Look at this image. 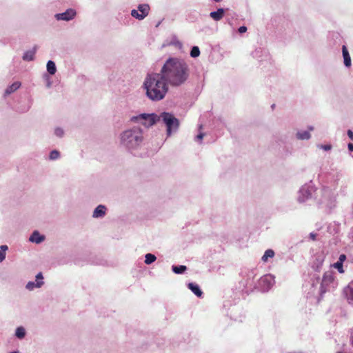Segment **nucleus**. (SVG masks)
Wrapping results in <instances>:
<instances>
[{
	"mask_svg": "<svg viewBox=\"0 0 353 353\" xmlns=\"http://www.w3.org/2000/svg\"><path fill=\"white\" fill-rule=\"evenodd\" d=\"M141 88L145 97L152 101L163 100L169 90L168 83L161 72L147 74Z\"/></svg>",
	"mask_w": 353,
	"mask_h": 353,
	"instance_id": "nucleus-1",
	"label": "nucleus"
},
{
	"mask_svg": "<svg viewBox=\"0 0 353 353\" xmlns=\"http://www.w3.org/2000/svg\"><path fill=\"white\" fill-rule=\"evenodd\" d=\"M161 73L168 84L179 86L183 84L189 77L187 63L179 58H170L163 65Z\"/></svg>",
	"mask_w": 353,
	"mask_h": 353,
	"instance_id": "nucleus-2",
	"label": "nucleus"
},
{
	"mask_svg": "<svg viewBox=\"0 0 353 353\" xmlns=\"http://www.w3.org/2000/svg\"><path fill=\"white\" fill-rule=\"evenodd\" d=\"M144 143L143 130L139 127H132L123 130L119 135L120 146L131 154L139 151Z\"/></svg>",
	"mask_w": 353,
	"mask_h": 353,
	"instance_id": "nucleus-3",
	"label": "nucleus"
},
{
	"mask_svg": "<svg viewBox=\"0 0 353 353\" xmlns=\"http://www.w3.org/2000/svg\"><path fill=\"white\" fill-rule=\"evenodd\" d=\"M160 119L157 114H140L131 118V121L139 123L145 128H150L157 123Z\"/></svg>",
	"mask_w": 353,
	"mask_h": 353,
	"instance_id": "nucleus-4",
	"label": "nucleus"
},
{
	"mask_svg": "<svg viewBox=\"0 0 353 353\" xmlns=\"http://www.w3.org/2000/svg\"><path fill=\"white\" fill-rule=\"evenodd\" d=\"M160 118L162 119L163 121L167 127L168 136H170L172 132H174L177 130L179 125V121L172 114L168 112H163L161 114Z\"/></svg>",
	"mask_w": 353,
	"mask_h": 353,
	"instance_id": "nucleus-5",
	"label": "nucleus"
},
{
	"mask_svg": "<svg viewBox=\"0 0 353 353\" xmlns=\"http://www.w3.org/2000/svg\"><path fill=\"white\" fill-rule=\"evenodd\" d=\"M149 11L150 6L148 4H140L137 10L134 9L131 11V15L137 19L143 20L148 15Z\"/></svg>",
	"mask_w": 353,
	"mask_h": 353,
	"instance_id": "nucleus-6",
	"label": "nucleus"
},
{
	"mask_svg": "<svg viewBox=\"0 0 353 353\" xmlns=\"http://www.w3.org/2000/svg\"><path fill=\"white\" fill-rule=\"evenodd\" d=\"M275 283L274 276L272 274H267L259 280V285L263 290H270Z\"/></svg>",
	"mask_w": 353,
	"mask_h": 353,
	"instance_id": "nucleus-7",
	"label": "nucleus"
},
{
	"mask_svg": "<svg viewBox=\"0 0 353 353\" xmlns=\"http://www.w3.org/2000/svg\"><path fill=\"white\" fill-rule=\"evenodd\" d=\"M312 188L307 185H303L299 192L297 196V199L299 202L303 203L307 201L311 196Z\"/></svg>",
	"mask_w": 353,
	"mask_h": 353,
	"instance_id": "nucleus-8",
	"label": "nucleus"
},
{
	"mask_svg": "<svg viewBox=\"0 0 353 353\" xmlns=\"http://www.w3.org/2000/svg\"><path fill=\"white\" fill-rule=\"evenodd\" d=\"M43 276L41 272L38 273L36 275L35 281H29L26 285V288L29 291H32L35 288H40L44 284Z\"/></svg>",
	"mask_w": 353,
	"mask_h": 353,
	"instance_id": "nucleus-9",
	"label": "nucleus"
},
{
	"mask_svg": "<svg viewBox=\"0 0 353 353\" xmlns=\"http://www.w3.org/2000/svg\"><path fill=\"white\" fill-rule=\"evenodd\" d=\"M335 283V276L334 273L328 271L324 273L322 279L321 287L327 290L330 285H334Z\"/></svg>",
	"mask_w": 353,
	"mask_h": 353,
	"instance_id": "nucleus-10",
	"label": "nucleus"
},
{
	"mask_svg": "<svg viewBox=\"0 0 353 353\" xmlns=\"http://www.w3.org/2000/svg\"><path fill=\"white\" fill-rule=\"evenodd\" d=\"M77 12L74 9L70 8L68 9L65 12L62 13H58L54 15V17L58 21H68L74 18Z\"/></svg>",
	"mask_w": 353,
	"mask_h": 353,
	"instance_id": "nucleus-11",
	"label": "nucleus"
},
{
	"mask_svg": "<svg viewBox=\"0 0 353 353\" xmlns=\"http://www.w3.org/2000/svg\"><path fill=\"white\" fill-rule=\"evenodd\" d=\"M46 237L44 235L41 234L37 230L34 231L29 237V241L36 244H39L44 241Z\"/></svg>",
	"mask_w": 353,
	"mask_h": 353,
	"instance_id": "nucleus-12",
	"label": "nucleus"
},
{
	"mask_svg": "<svg viewBox=\"0 0 353 353\" xmlns=\"http://www.w3.org/2000/svg\"><path fill=\"white\" fill-rule=\"evenodd\" d=\"M107 208L103 205H98L93 211L92 217L94 219L102 218L106 214Z\"/></svg>",
	"mask_w": 353,
	"mask_h": 353,
	"instance_id": "nucleus-13",
	"label": "nucleus"
},
{
	"mask_svg": "<svg viewBox=\"0 0 353 353\" xmlns=\"http://www.w3.org/2000/svg\"><path fill=\"white\" fill-rule=\"evenodd\" d=\"M21 85V83L20 81H15L13 83H12L10 85L8 86L4 92V97H7L12 93L17 91Z\"/></svg>",
	"mask_w": 353,
	"mask_h": 353,
	"instance_id": "nucleus-14",
	"label": "nucleus"
},
{
	"mask_svg": "<svg viewBox=\"0 0 353 353\" xmlns=\"http://www.w3.org/2000/svg\"><path fill=\"white\" fill-rule=\"evenodd\" d=\"M344 293L350 303H353V282H350L344 289Z\"/></svg>",
	"mask_w": 353,
	"mask_h": 353,
	"instance_id": "nucleus-15",
	"label": "nucleus"
},
{
	"mask_svg": "<svg viewBox=\"0 0 353 353\" xmlns=\"http://www.w3.org/2000/svg\"><path fill=\"white\" fill-rule=\"evenodd\" d=\"M225 14L224 9L223 8H219L216 11L211 12L210 14V16L212 19H213L214 21H219L221 20Z\"/></svg>",
	"mask_w": 353,
	"mask_h": 353,
	"instance_id": "nucleus-16",
	"label": "nucleus"
},
{
	"mask_svg": "<svg viewBox=\"0 0 353 353\" xmlns=\"http://www.w3.org/2000/svg\"><path fill=\"white\" fill-rule=\"evenodd\" d=\"M342 52L345 65L346 67H350L351 65V58L345 46H343Z\"/></svg>",
	"mask_w": 353,
	"mask_h": 353,
	"instance_id": "nucleus-17",
	"label": "nucleus"
},
{
	"mask_svg": "<svg viewBox=\"0 0 353 353\" xmlns=\"http://www.w3.org/2000/svg\"><path fill=\"white\" fill-rule=\"evenodd\" d=\"M296 137L299 140H309L311 134L307 130H300L296 132Z\"/></svg>",
	"mask_w": 353,
	"mask_h": 353,
	"instance_id": "nucleus-18",
	"label": "nucleus"
},
{
	"mask_svg": "<svg viewBox=\"0 0 353 353\" xmlns=\"http://www.w3.org/2000/svg\"><path fill=\"white\" fill-rule=\"evenodd\" d=\"M189 289L197 296L201 297L203 292L197 284L193 283H188Z\"/></svg>",
	"mask_w": 353,
	"mask_h": 353,
	"instance_id": "nucleus-19",
	"label": "nucleus"
},
{
	"mask_svg": "<svg viewBox=\"0 0 353 353\" xmlns=\"http://www.w3.org/2000/svg\"><path fill=\"white\" fill-rule=\"evenodd\" d=\"M46 69L50 75H54L57 72V66L53 61H48L46 64Z\"/></svg>",
	"mask_w": 353,
	"mask_h": 353,
	"instance_id": "nucleus-20",
	"label": "nucleus"
},
{
	"mask_svg": "<svg viewBox=\"0 0 353 353\" xmlns=\"http://www.w3.org/2000/svg\"><path fill=\"white\" fill-rule=\"evenodd\" d=\"M15 336L19 339H22L26 336V329L22 327L19 326L17 327L15 330Z\"/></svg>",
	"mask_w": 353,
	"mask_h": 353,
	"instance_id": "nucleus-21",
	"label": "nucleus"
},
{
	"mask_svg": "<svg viewBox=\"0 0 353 353\" xmlns=\"http://www.w3.org/2000/svg\"><path fill=\"white\" fill-rule=\"evenodd\" d=\"M8 250L7 245H1L0 246V263L3 262L6 256V252Z\"/></svg>",
	"mask_w": 353,
	"mask_h": 353,
	"instance_id": "nucleus-22",
	"label": "nucleus"
},
{
	"mask_svg": "<svg viewBox=\"0 0 353 353\" xmlns=\"http://www.w3.org/2000/svg\"><path fill=\"white\" fill-rule=\"evenodd\" d=\"M274 256V252L271 249H268L265 252L263 256L261 258V260L263 262H267L270 258H273Z\"/></svg>",
	"mask_w": 353,
	"mask_h": 353,
	"instance_id": "nucleus-23",
	"label": "nucleus"
},
{
	"mask_svg": "<svg viewBox=\"0 0 353 353\" xmlns=\"http://www.w3.org/2000/svg\"><path fill=\"white\" fill-rule=\"evenodd\" d=\"M35 52L33 50H29L24 53L23 59L25 61H30L34 59Z\"/></svg>",
	"mask_w": 353,
	"mask_h": 353,
	"instance_id": "nucleus-24",
	"label": "nucleus"
},
{
	"mask_svg": "<svg viewBox=\"0 0 353 353\" xmlns=\"http://www.w3.org/2000/svg\"><path fill=\"white\" fill-rule=\"evenodd\" d=\"M157 259V257L150 253L146 254L145 256V263L147 265H150L154 262Z\"/></svg>",
	"mask_w": 353,
	"mask_h": 353,
	"instance_id": "nucleus-25",
	"label": "nucleus"
},
{
	"mask_svg": "<svg viewBox=\"0 0 353 353\" xmlns=\"http://www.w3.org/2000/svg\"><path fill=\"white\" fill-rule=\"evenodd\" d=\"M172 269V271L175 274H182L186 270L187 268L185 265H179V266L173 265Z\"/></svg>",
	"mask_w": 353,
	"mask_h": 353,
	"instance_id": "nucleus-26",
	"label": "nucleus"
},
{
	"mask_svg": "<svg viewBox=\"0 0 353 353\" xmlns=\"http://www.w3.org/2000/svg\"><path fill=\"white\" fill-rule=\"evenodd\" d=\"M343 263H342L341 261H337V262L334 263V264H332V266L333 268H334L335 269H336L339 273L343 274L345 272L343 267Z\"/></svg>",
	"mask_w": 353,
	"mask_h": 353,
	"instance_id": "nucleus-27",
	"label": "nucleus"
},
{
	"mask_svg": "<svg viewBox=\"0 0 353 353\" xmlns=\"http://www.w3.org/2000/svg\"><path fill=\"white\" fill-rule=\"evenodd\" d=\"M54 134L56 137H57L59 138H61L64 136L65 131L62 128L57 127L54 128Z\"/></svg>",
	"mask_w": 353,
	"mask_h": 353,
	"instance_id": "nucleus-28",
	"label": "nucleus"
},
{
	"mask_svg": "<svg viewBox=\"0 0 353 353\" xmlns=\"http://www.w3.org/2000/svg\"><path fill=\"white\" fill-rule=\"evenodd\" d=\"M200 55V50L197 46H194L190 52V56L193 58L198 57Z\"/></svg>",
	"mask_w": 353,
	"mask_h": 353,
	"instance_id": "nucleus-29",
	"label": "nucleus"
},
{
	"mask_svg": "<svg viewBox=\"0 0 353 353\" xmlns=\"http://www.w3.org/2000/svg\"><path fill=\"white\" fill-rule=\"evenodd\" d=\"M60 157V153L59 151L54 150H52V152H50V155H49V158L50 160H57Z\"/></svg>",
	"mask_w": 353,
	"mask_h": 353,
	"instance_id": "nucleus-30",
	"label": "nucleus"
},
{
	"mask_svg": "<svg viewBox=\"0 0 353 353\" xmlns=\"http://www.w3.org/2000/svg\"><path fill=\"white\" fill-rule=\"evenodd\" d=\"M319 147L325 151H329L332 149V145L330 144L321 145Z\"/></svg>",
	"mask_w": 353,
	"mask_h": 353,
	"instance_id": "nucleus-31",
	"label": "nucleus"
},
{
	"mask_svg": "<svg viewBox=\"0 0 353 353\" xmlns=\"http://www.w3.org/2000/svg\"><path fill=\"white\" fill-rule=\"evenodd\" d=\"M205 134L203 132H200L196 137V141H201L203 138L204 137Z\"/></svg>",
	"mask_w": 353,
	"mask_h": 353,
	"instance_id": "nucleus-32",
	"label": "nucleus"
},
{
	"mask_svg": "<svg viewBox=\"0 0 353 353\" xmlns=\"http://www.w3.org/2000/svg\"><path fill=\"white\" fill-rule=\"evenodd\" d=\"M345 259H346V256L345 254H341L339 256L338 261H341V262L343 263L345 261Z\"/></svg>",
	"mask_w": 353,
	"mask_h": 353,
	"instance_id": "nucleus-33",
	"label": "nucleus"
},
{
	"mask_svg": "<svg viewBox=\"0 0 353 353\" xmlns=\"http://www.w3.org/2000/svg\"><path fill=\"white\" fill-rule=\"evenodd\" d=\"M247 31V28L245 26H241L239 28V32L240 33H244Z\"/></svg>",
	"mask_w": 353,
	"mask_h": 353,
	"instance_id": "nucleus-34",
	"label": "nucleus"
},
{
	"mask_svg": "<svg viewBox=\"0 0 353 353\" xmlns=\"http://www.w3.org/2000/svg\"><path fill=\"white\" fill-rule=\"evenodd\" d=\"M347 136L351 140H353V132L351 130H347Z\"/></svg>",
	"mask_w": 353,
	"mask_h": 353,
	"instance_id": "nucleus-35",
	"label": "nucleus"
},
{
	"mask_svg": "<svg viewBox=\"0 0 353 353\" xmlns=\"http://www.w3.org/2000/svg\"><path fill=\"white\" fill-rule=\"evenodd\" d=\"M46 81H47L46 86L48 88H50L52 85V82L48 77L47 78Z\"/></svg>",
	"mask_w": 353,
	"mask_h": 353,
	"instance_id": "nucleus-36",
	"label": "nucleus"
},
{
	"mask_svg": "<svg viewBox=\"0 0 353 353\" xmlns=\"http://www.w3.org/2000/svg\"><path fill=\"white\" fill-rule=\"evenodd\" d=\"M347 147H348V149L350 151H353V144L352 143H349Z\"/></svg>",
	"mask_w": 353,
	"mask_h": 353,
	"instance_id": "nucleus-37",
	"label": "nucleus"
},
{
	"mask_svg": "<svg viewBox=\"0 0 353 353\" xmlns=\"http://www.w3.org/2000/svg\"><path fill=\"white\" fill-rule=\"evenodd\" d=\"M307 129H308V130H307V131H309L310 132L311 131H313V130H314V127H313V126H312V125L308 126Z\"/></svg>",
	"mask_w": 353,
	"mask_h": 353,
	"instance_id": "nucleus-38",
	"label": "nucleus"
},
{
	"mask_svg": "<svg viewBox=\"0 0 353 353\" xmlns=\"http://www.w3.org/2000/svg\"><path fill=\"white\" fill-rule=\"evenodd\" d=\"M311 236H312V238L313 239H314V238H315V236H314V234H311Z\"/></svg>",
	"mask_w": 353,
	"mask_h": 353,
	"instance_id": "nucleus-39",
	"label": "nucleus"
},
{
	"mask_svg": "<svg viewBox=\"0 0 353 353\" xmlns=\"http://www.w3.org/2000/svg\"><path fill=\"white\" fill-rule=\"evenodd\" d=\"M323 261V258H322V259H321V261H320V264H321V265L322 264Z\"/></svg>",
	"mask_w": 353,
	"mask_h": 353,
	"instance_id": "nucleus-40",
	"label": "nucleus"
},
{
	"mask_svg": "<svg viewBox=\"0 0 353 353\" xmlns=\"http://www.w3.org/2000/svg\"><path fill=\"white\" fill-rule=\"evenodd\" d=\"M11 353H19V352L14 351V352H12Z\"/></svg>",
	"mask_w": 353,
	"mask_h": 353,
	"instance_id": "nucleus-41",
	"label": "nucleus"
},
{
	"mask_svg": "<svg viewBox=\"0 0 353 353\" xmlns=\"http://www.w3.org/2000/svg\"><path fill=\"white\" fill-rule=\"evenodd\" d=\"M352 344L353 345V340H352Z\"/></svg>",
	"mask_w": 353,
	"mask_h": 353,
	"instance_id": "nucleus-42",
	"label": "nucleus"
}]
</instances>
